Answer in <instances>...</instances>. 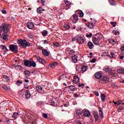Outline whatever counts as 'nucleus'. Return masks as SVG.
<instances>
[{"label":"nucleus","mask_w":124,"mask_h":124,"mask_svg":"<svg viewBox=\"0 0 124 124\" xmlns=\"http://www.w3.org/2000/svg\"><path fill=\"white\" fill-rule=\"evenodd\" d=\"M103 36L101 34H96L93 36L92 40L93 42L95 45H100V41H101V39Z\"/></svg>","instance_id":"nucleus-1"},{"label":"nucleus","mask_w":124,"mask_h":124,"mask_svg":"<svg viewBox=\"0 0 124 124\" xmlns=\"http://www.w3.org/2000/svg\"><path fill=\"white\" fill-rule=\"evenodd\" d=\"M17 43L19 45H21V46H23V48H24V49H26L27 47H30L31 46V43L27 41L25 39H19L17 41Z\"/></svg>","instance_id":"nucleus-2"},{"label":"nucleus","mask_w":124,"mask_h":124,"mask_svg":"<svg viewBox=\"0 0 124 124\" xmlns=\"http://www.w3.org/2000/svg\"><path fill=\"white\" fill-rule=\"evenodd\" d=\"M9 25L8 24H3L1 27H0V32L3 31L4 33H7L9 31Z\"/></svg>","instance_id":"nucleus-3"},{"label":"nucleus","mask_w":124,"mask_h":124,"mask_svg":"<svg viewBox=\"0 0 124 124\" xmlns=\"http://www.w3.org/2000/svg\"><path fill=\"white\" fill-rule=\"evenodd\" d=\"M10 50L11 52H14L16 54L18 53V46L15 45H11L9 46Z\"/></svg>","instance_id":"nucleus-4"},{"label":"nucleus","mask_w":124,"mask_h":124,"mask_svg":"<svg viewBox=\"0 0 124 124\" xmlns=\"http://www.w3.org/2000/svg\"><path fill=\"white\" fill-rule=\"evenodd\" d=\"M35 57L36 58L37 61H38L39 62H40V63H42V64H45V63H46V62L45 61V60L41 57L37 55H35Z\"/></svg>","instance_id":"nucleus-5"},{"label":"nucleus","mask_w":124,"mask_h":124,"mask_svg":"<svg viewBox=\"0 0 124 124\" xmlns=\"http://www.w3.org/2000/svg\"><path fill=\"white\" fill-rule=\"evenodd\" d=\"M101 82H102L103 84H107V83L109 82V78L105 76L102 78Z\"/></svg>","instance_id":"nucleus-6"},{"label":"nucleus","mask_w":124,"mask_h":124,"mask_svg":"<svg viewBox=\"0 0 124 124\" xmlns=\"http://www.w3.org/2000/svg\"><path fill=\"white\" fill-rule=\"evenodd\" d=\"M77 42L78 44H83L85 42V40L82 37H79L77 38Z\"/></svg>","instance_id":"nucleus-7"},{"label":"nucleus","mask_w":124,"mask_h":124,"mask_svg":"<svg viewBox=\"0 0 124 124\" xmlns=\"http://www.w3.org/2000/svg\"><path fill=\"white\" fill-rule=\"evenodd\" d=\"M74 77V79L73 80V82L74 84H78V83H79L80 82V79L79 78L78 76H75Z\"/></svg>","instance_id":"nucleus-8"},{"label":"nucleus","mask_w":124,"mask_h":124,"mask_svg":"<svg viewBox=\"0 0 124 124\" xmlns=\"http://www.w3.org/2000/svg\"><path fill=\"white\" fill-rule=\"evenodd\" d=\"M27 28L30 30H32L34 28V24L32 22L27 23Z\"/></svg>","instance_id":"nucleus-9"},{"label":"nucleus","mask_w":124,"mask_h":124,"mask_svg":"<svg viewBox=\"0 0 124 124\" xmlns=\"http://www.w3.org/2000/svg\"><path fill=\"white\" fill-rule=\"evenodd\" d=\"M2 38L3 40L5 41H8V37H9V35L7 34V33H4L2 34Z\"/></svg>","instance_id":"nucleus-10"},{"label":"nucleus","mask_w":124,"mask_h":124,"mask_svg":"<svg viewBox=\"0 0 124 124\" xmlns=\"http://www.w3.org/2000/svg\"><path fill=\"white\" fill-rule=\"evenodd\" d=\"M36 67V63L33 60L30 61V64H29V67Z\"/></svg>","instance_id":"nucleus-11"},{"label":"nucleus","mask_w":124,"mask_h":124,"mask_svg":"<svg viewBox=\"0 0 124 124\" xmlns=\"http://www.w3.org/2000/svg\"><path fill=\"white\" fill-rule=\"evenodd\" d=\"M42 52L43 55H44V56H46V57H48V56L50 54L49 52L47 51V49H42Z\"/></svg>","instance_id":"nucleus-12"},{"label":"nucleus","mask_w":124,"mask_h":124,"mask_svg":"<svg viewBox=\"0 0 124 124\" xmlns=\"http://www.w3.org/2000/svg\"><path fill=\"white\" fill-rule=\"evenodd\" d=\"M78 20H79V18H78V16H77L76 15H73V23H77V22H78Z\"/></svg>","instance_id":"nucleus-13"},{"label":"nucleus","mask_w":124,"mask_h":124,"mask_svg":"<svg viewBox=\"0 0 124 124\" xmlns=\"http://www.w3.org/2000/svg\"><path fill=\"white\" fill-rule=\"evenodd\" d=\"M68 88H69L72 92H75V91H77V88L75 87V86L73 85L68 86Z\"/></svg>","instance_id":"nucleus-14"},{"label":"nucleus","mask_w":124,"mask_h":124,"mask_svg":"<svg viewBox=\"0 0 124 124\" xmlns=\"http://www.w3.org/2000/svg\"><path fill=\"white\" fill-rule=\"evenodd\" d=\"M95 77L96 79H100L102 77V74L100 73L97 72L95 74Z\"/></svg>","instance_id":"nucleus-15"},{"label":"nucleus","mask_w":124,"mask_h":124,"mask_svg":"<svg viewBox=\"0 0 124 124\" xmlns=\"http://www.w3.org/2000/svg\"><path fill=\"white\" fill-rule=\"evenodd\" d=\"M43 11H45V9H43L41 7H40L37 9V12L39 13V14H41V13H43Z\"/></svg>","instance_id":"nucleus-16"},{"label":"nucleus","mask_w":124,"mask_h":124,"mask_svg":"<svg viewBox=\"0 0 124 124\" xmlns=\"http://www.w3.org/2000/svg\"><path fill=\"white\" fill-rule=\"evenodd\" d=\"M108 74L110 75L111 78L116 77V76H117V73H115L113 70H111V72L108 73Z\"/></svg>","instance_id":"nucleus-17"},{"label":"nucleus","mask_w":124,"mask_h":124,"mask_svg":"<svg viewBox=\"0 0 124 124\" xmlns=\"http://www.w3.org/2000/svg\"><path fill=\"white\" fill-rule=\"evenodd\" d=\"M83 115L84 117H90L91 116V112L89 110H86L83 112Z\"/></svg>","instance_id":"nucleus-18"},{"label":"nucleus","mask_w":124,"mask_h":124,"mask_svg":"<svg viewBox=\"0 0 124 124\" xmlns=\"http://www.w3.org/2000/svg\"><path fill=\"white\" fill-rule=\"evenodd\" d=\"M86 26H87V27H88V28L89 29H93V23H91V22H89L88 24L86 23Z\"/></svg>","instance_id":"nucleus-19"},{"label":"nucleus","mask_w":124,"mask_h":124,"mask_svg":"<svg viewBox=\"0 0 124 124\" xmlns=\"http://www.w3.org/2000/svg\"><path fill=\"white\" fill-rule=\"evenodd\" d=\"M31 63V60H26L24 61V65L25 66H29Z\"/></svg>","instance_id":"nucleus-20"},{"label":"nucleus","mask_w":124,"mask_h":124,"mask_svg":"<svg viewBox=\"0 0 124 124\" xmlns=\"http://www.w3.org/2000/svg\"><path fill=\"white\" fill-rule=\"evenodd\" d=\"M77 58L78 57L77 55H74V56H73L72 57V61H73V62H74V63L77 62L78 61Z\"/></svg>","instance_id":"nucleus-21"},{"label":"nucleus","mask_w":124,"mask_h":124,"mask_svg":"<svg viewBox=\"0 0 124 124\" xmlns=\"http://www.w3.org/2000/svg\"><path fill=\"white\" fill-rule=\"evenodd\" d=\"M25 96L27 99H29V98L31 97V93H30V91L28 90H27V92L25 93Z\"/></svg>","instance_id":"nucleus-22"},{"label":"nucleus","mask_w":124,"mask_h":124,"mask_svg":"<svg viewBox=\"0 0 124 124\" xmlns=\"http://www.w3.org/2000/svg\"><path fill=\"white\" fill-rule=\"evenodd\" d=\"M36 90L37 91H38V93H41L42 92V87L39 85H38L36 87Z\"/></svg>","instance_id":"nucleus-23"},{"label":"nucleus","mask_w":124,"mask_h":124,"mask_svg":"<svg viewBox=\"0 0 124 124\" xmlns=\"http://www.w3.org/2000/svg\"><path fill=\"white\" fill-rule=\"evenodd\" d=\"M87 46L90 49H93V44L91 42H89L87 43Z\"/></svg>","instance_id":"nucleus-24"},{"label":"nucleus","mask_w":124,"mask_h":124,"mask_svg":"<svg viewBox=\"0 0 124 124\" xmlns=\"http://www.w3.org/2000/svg\"><path fill=\"white\" fill-rule=\"evenodd\" d=\"M109 2L111 5H117V1L114 0H109Z\"/></svg>","instance_id":"nucleus-25"},{"label":"nucleus","mask_w":124,"mask_h":124,"mask_svg":"<svg viewBox=\"0 0 124 124\" xmlns=\"http://www.w3.org/2000/svg\"><path fill=\"white\" fill-rule=\"evenodd\" d=\"M20 114H19V113L18 112H14L13 115H12V118L14 119H16L18 118V116H19Z\"/></svg>","instance_id":"nucleus-26"},{"label":"nucleus","mask_w":124,"mask_h":124,"mask_svg":"<svg viewBox=\"0 0 124 124\" xmlns=\"http://www.w3.org/2000/svg\"><path fill=\"white\" fill-rule=\"evenodd\" d=\"M0 47L1 48L2 50L4 49L5 52H8V51H9L8 49H7V48H6V46H4V45L0 46Z\"/></svg>","instance_id":"nucleus-27"},{"label":"nucleus","mask_w":124,"mask_h":124,"mask_svg":"<svg viewBox=\"0 0 124 124\" xmlns=\"http://www.w3.org/2000/svg\"><path fill=\"white\" fill-rule=\"evenodd\" d=\"M117 72L119 74H124V69H123V68L119 69L117 70Z\"/></svg>","instance_id":"nucleus-28"},{"label":"nucleus","mask_w":124,"mask_h":124,"mask_svg":"<svg viewBox=\"0 0 124 124\" xmlns=\"http://www.w3.org/2000/svg\"><path fill=\"white\" fill-rule=\"evenodd\" d=\"M82 71H83V72H86L87 70H88V66L84 65L81 68Z\"/></svg>","instance_id":"nucleus-29"},{"label":"nucleus","mask_w":124,"mask_h":124,"mask_svg":"<svg viewBox=\"0 0 124 124\" xmlns=\"http://www.w3.org/2000/svg\"><path fill=\"white\" fill-rule=\"evenodd\" d=\"M49 103L52 106H56L57 105H56V103L55 102V101H54V100H49Z\"/></svg>","instance_id":"nucleus-30"},{"label":"nucleus","mask_w":124,"mask_h":124,"mask_svg":"<svg viewBox=\"0 0 124 124\" xmlns=\"http://www.w3.org/2000/svg\"><path fill=\"white\" fill-rule=\"evenodd\" d=\"M77 11H78V14H79L80 17L84 16V13H83V11H82V10H78Z\"/></svg>","instance_id":"nucleus-31"},{"label":"nucleus","mask_w":124,"mask_h":124,"mask_svg":"<svg viewBox=\"0 0 124 124\" xmlns=\"http://www.w3.org/2000/svg\"><path fill=\"white\" fill-rule=\"evenodd\" d=\"M47 33H48V31H47V30H44L42 32V34L43 36H47Z\"/></svg>","instance_id":"nucleus-32"},{"label":"nucleus","mask_w":124,"mask_h":124,"mask_svg":"<svg viewBox=\"0 0 124 124\" xmlns=\"http://www.w3.org/2000/svg\"><path fill=\"white\" fill-rule=\"evenodd\" d=\"M101 97L102 101H105V98H106V95L105 94H101Z\"/></svg>","instance_id":"nucleus-33"},{"label":"nucleus","mask_w":124,"mask_h":124,"mask_svg":"<svg viewBox=\"0 0 124 124\" xmlns=\"http://www.w3.org/2000/svg\"><path fill=\"white\" fill-rule=\"evenodd\" d=\"M111 70L112 68L110 67H107L105 69V72H108V73H110L111 71Z\"/></svg>","instance_id":"nucleus-34"},{"label":"nucleus","mask_w":124,"mask_h":124,"mask_svg":"<svg viewBox=\"0 0 124 124\" xmlns=\"http://www.w3.org/2000/svg\"><path fill=\"white\" fill-rule=\"evenodd\" d=\"M94 118L95 119V122H97L99 119V116L97 114H94Z\"/></svg>","instance_id":"nucleus-35"},{"label":"nucleus","mask_w":124,"mask_h":124,"mask_svg":"<svg viewBox=\"0 0 124 124\" xmlns=\"http://www.w3.org/2000/svg\"><path fill=\"white\" fill-rule=\"evenodd\" d=\"M99 114H100V117L102 119H103V112L102 111V110H101V109H100L99 110Z\"/></svg>","instance_id":"nucleus-36"},{"label":"nucleus","mask_w":124,"mask_h":124,"mask_svg":"<svg viewBox=\"0 0 124 124\" xmlns=\"http://www.w3.org/2000/svg\"><path fill=\"white\" fill-rule=\"evenodd\" d=\"M124 107L120 106L119 108L117 109L118 112H122V110H124Z\"/></svg>","instance_id":"nucleus-37"},{"label":"nucleus","mask_w":124,"mask_h":124,"mask_svg":"<svg viewBox=\"0 0 124 124\" xmlns=\"http://www.w3.org/2000/svg\"><path fill=\"white\" fill-rule=\"evenodd\" d=\"M42 116L43 117V118H44L45 119H48V115H47V114L45 113H43L42 114Z\"/></svg>","instance_id":"nucleus-38"},{"label":"nucleus","mask_w":124,"mask_h":124,"mask_svg":"<svg viewBox=\"0 0 124 124\" xmlns=\"http://www.w3.org/2000/svg\"><path fill=\"white\" fill-rule=\"evenodd\" d=\"M24 73H25V75H31V72L28 70L24 71Z\"/></svg>","instance_id":"nucleus-39"},{"label":"nucleus","mask_w":124,"mask_h":124,"mask_svg":"<svg viewBox=\"0 0 124 124\" xmlns=\"http://www.w3.org/2000/svg\"><path fill=\"white\" fill-rule=\"evenodd\" d=\"M38 2H41L42 5L44 6V3L45 2V0H38Z\"/></svg>","instance_id":"nucleus-40"},{"label":"nucleus","mask_w":124,"mask_h":124,"mask_svg":"<svg viewBox=\"0 0 124 124\" xmlns=\"http://www.w3.org/2000/svg\"><path fill=\"white\" fill-rule=\"evenodd\" d=\"M65 4H66V6L67 7H69V6H70V2H69V1H66L65 2Z\"/></svg>","instance_id":"nucleus-41"},{"label":"nucleus","mask_w":124,"mask_h":124,"mask_svg":"<svg viewBox=\"0 0 124 124\" xmlns=\"http://www.w3.org/2000/svg\"><path fill=\"white\" fill-rule=\"evenodd\" d=\"M117 106H119V105H121L122 104V102H123V101L121 100H119L118 101H117Z\"/></svg>","instance_id":"nucleus-42"},{"label":"nucleus","mask_w":124,"mask_h":124,"mask_svg":"<svg viewBox=\"0 0 124 124\" xmlns=\"http://www.w3.org/2000/svg\"><path fill=\"white\" fill-rule=\"evenodd\" d=\"M110 24H111V25H112V27H116V25H117V22H115L114 23V22H110Z\"/></svg>","instance_id":"nucleus-43"},{"label":"nucleus","mask_w":124,"mask_h":124,"mask_svg":"<svg viewBox=\"0 0 124 124\" xmlns=\"http://www.w3.org/2000/svg\"><path fill=\"white\" fill-rule=\"evenodd\" d=\"M53 46L54 47H59V46H60V44L59 43H54Z\"/></svg>","instance_id":"nucleus-44"},{"label":"nucleus","mask_w":124,"mask_h":124,"mask_svg":"<svg viewBox=\"0 0 124 124\" xmlns=\"http://www.w3.org/2000/svg\"><path fill=\"white\" fill-rule=\"evenodd\" d=\"M65 30H69V29H70V26H69L67 24H66L65 25Z\"/></svg>","instance_id":"nucleus-45"},{"label":"nucleus","mask_w":124,"mask_h":124,"mask_svg":"<svg viewBox=\"0 0 124 124\" xmlns=\"http://www.w3.org/2000/svg\"><path fill=\"white\" fill-rule=\"evenodd\" d=\"M96 62V59L95 58H93V60L91 61V62L92 63H94Z\"/></svg>","instance_id":"nucleus-46"},{"label":"nucleus","mask_w":124,"mask_h":124,"mask_svg":"<svg viewBox=\"0 0 124 124\" xmlns=\"http://www.w3.org/2000/svg\"><path fill=\"white\" fill-rule=\"evenodd\" d=\"M49 66H50V67H51V68H54V63H51L50 64H49Z\"/></svg>","instance_id":"nucleus-47"},{"label":"nucleus","mask_w":124,"mask_h":124,"mask_svg":"<svg viewBox=\"0 0 124 124\" xmlns=\"http://www.w3.org/2000/svg\"><path fill=\"white\" fill-rule=\"evenodd\" d=\"M69 89V87H68V86H67V87H65L64 88V91H65V92H68V89Z\"/></svg>","instance_id":"nucleus-48"},{"label":"nucleus","mask_w":124,"mask_h":124,"mask_svg":"<svg viewBox=\"0 0 124 124\" xmlns=\"http://www.w3.org/2000/svg\"><path fill=\"white\" fill-rule=\"evenodd\" d=\"M93 36V33H90L89 34H87L86 37H92Z\"/></svg>","instance_id":"nucleus-49"},{"label":"nucleus","mask_w":124,"mask_h":124,"mask_svg":"<svg viewBox=\"0 0 124 124\" xmlns=\"http://www.w3.org/2000/svg\"><path fill=\"white\" fill-rule=\"evenodd\" d=\"M2 88L4 89V90H6V91L8 90V87H7L6 86H3Z\"/></svg>","instance_id":"nucleus-50"},{"label":"nucleus","mask_w":124,"mask_h":124,"mask_svg":"<svg viewBox=\"0 0 124 124\" xmlns=\"http://www.w3.org/2000/svg\"><path fill=\"white\" fill-rule=\"evenodd\" d=\"M110 55H111V58L112 59H114V56H115V53H114L113 52H110Z\"/></svg>","instance_id":"nucleus-51"},{"label":"nucleus","mask_w":124,"mask_h":124,"mask_svg":"<svg viewBox=\"0 0 124 124\" xmlns=\"http://www.w3.org/2000/svg\"><path fill=\"white\" fill-rule=\"evenodd\" d=\"M94 94H95V95H96V96H98V95H99V93H98V92L95 91L94 93Z\"/></svg>","instance_id":"nucleus-52"},{"label":"nucleus","mask_w":124,"mask_h":124,"mask_svg":"<svg viewBox=\"0 0 124 124\" xmlns=\"http://www.w3.org/2000/svg\"><path fill=\"white\" fill-rule=\"evenodd\" d=\"M53 64L54 67H56V66H57V65H58V62H54Z\"/></svg>","instance_id":"nucleus-53"},{"label":"nucleus","mask_w":124,"mask_h":124,"mask_svg":"<svg viewBox=\"0 0 124 124\" xmlns=\"http://www.w3.org/2000/svg\"><path fill=\"white\" fill-rule=\"evenodd\" d=\"M112 33H113V34H114V35H117V31L115 30H113Z\"/></svg>","instance_id":"nucleus-54"},{"label":"nucleus","mask_w":124,"mask_h":124,"mask_svg":"<svg viewBox=\"0 0 124 124\" xmlns=\"http://www.w3.org/2000/svg\"><path fill=\"white\" fill-rule=\"evenodd\" d=\"M74 53H75L74 50H71L70 51V55H72V54H74Z\"/></svg>","instance_id":"nucleus-55"},{"label":"nucleus","mask_w":124,"mask_h":124,"mask_svg":"<svg viewBox=\"0 0 124 124\" xmlns=\"http://www.w3.org/2000/svg\"><path fill=\"white\" fill-rule=\"evenodd\" d=\"M2 13H3V14H6V10H2Z\"/></svg>","instance_id":"nucleus-56"},{"label":"nucleus","mask_w":124,"mask_h":124,"mask_svg":"<svg viewBox=\"0 0 124 124\" xmlns=\"http://www.w3.org/2000/svg\"><path fill=\"white\" fill-rule=\"evenodd\" d=\"M77 115H78V116H80L82 115V112H79V111H78L77 112Z\"/></svg>","instance_id":"nucleus-57"},{"label":"nucleus","mask_w":124,"mask_h":124,"mask_svg":"<svg viewBox=\"0 0 124 124\" xmlns=\"http://www.w3.org/2000/svg\"><path fill=\"white\" fill-rule=\"evenodd\" d=\"M76 123H77V124H82V123H81V121H80L79 120L76 121Z\"/></svg>","instance_id":"nucleus-58"},{"label":"nucleus","mask_w":124,"mask_h":124,"mask_svg":"<svg viewBox=\"0 0 124 124\" xmlns=\"http://www.w3.org/2000/svg\"><path fill=\"white\" fill-rule=\"evenodd\" d=\"M16 67H19V69H22L23 68V67H22L21 65H16Z\"/></svg>","instance_id":"nucleus-59"},{"label":"nucleus","mask_w":124,"mask_h":124,"mask_svg":"<svg viewBox=\"0 0 124 124\" xmlns=\"http://www.w3.org/2000/svg\"><path fill=\"white\" fill-rule=\"evenodd\" d=\"M17 84H23V82H22V81L17 80Z\"/></svg>","instance_id":"nucleus-60"},{"label":"nucleus","mask_w":124,"mask_h":124,"mask_svg":"<svg viewBox=\"0 0 124 124\" xmlns=\"http://www.w3.org/2000/svg\"><path fill=\"white\" fill-rule=\"evenodd\" d=\"M72 41H76V40L77 41V38H76V37L73 38H72Z\"/></svg>","instance_id":"nucleus-61"},{"label":"nucleus","mask_w":124,"mask_h":124,"mask_svg":"<svg viewBox=\"0 0 124 124\" xmlns=\"http://www.w3.org/2000/svg\"><path fill=\"white\" fill-rule=\"evenodd\" d=\"M4 78L5 79H8V78H9V77L7 76H4Z\"/></svg>","instance_id":"nucleus-62"},{"label":"nucleus","mask_w":124,"mask_h":124,"mask_svg":"<svg viewBox=\"0 0 124 124\" xmlns=\"http://www.w3.org/2000/svg\"><path fill=\"white\" fill-rule=\"evenodd\" d=\"M48 44V42L47 41V40H44V44Z\"/></svg>","instance_id":"nucleus-63"},{"label":"nucleus","mask_w":124,"mask_h":124,"mask_svg":"<svg viewBox=\"0 0 124 124\" xmlns=\"http://www.w3.org/2000/svg\"><path fill=\"white\" fill-rule=\"evenodd\" d=\"M121 53L124 54V49H121Z\"/></svg>","instance_id":"nucleus-64"}]
</instances>
